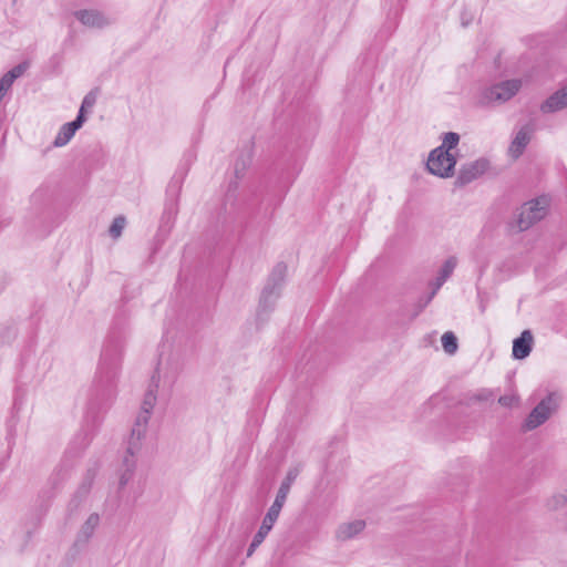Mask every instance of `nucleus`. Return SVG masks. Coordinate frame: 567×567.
<instances>
[{
    "label": "nucleus",
    "mask_w": 567,
    "mask_h": 567,
    "mask_svg": "<svg viewBox=\"0 0 567 567\" xmlns=\"http://www.w3.org/2000/svg\"><path fill=\"white\" fill-rule=\"evenodd\" d=\"M298 475L297 470H290L287 473L286 478L281 482L280 487L277 492L276 498L268 509L267 514L265 515L261 526L259 527L258 532L255 534L252 542L250 543L248 550H247V557H250L254 551L261 545V543L265 540L269 532L272 529L274 524L279 517L280 511L287 499V496L289 494L291 484L296 480Z\"/></svg>",
    "instance_id": "1"
},
{
    "label": "nucleus",
    "mask_w": 567,
    "mask_h": 567,
    "mask_svg": "<svg viewBox=\"0 0 567 567\" xmlns=\"http://www.w3.org/2000/svg\"><path fill=\"white\" fill-rule=\"evenodd\" d=\"M157 388L158 379L155 375H153L152 383L144 395L141 412L138 413L131 431V436L128 440V452L131 454H133L135 451H140L141 449L142 440L145 437L152 411L157 401Z\"/></svg>",
    "instance_id": "2"
},
{
    "label": "nucleus",
    "mask_w": 567,
    "mask_h": 567,
    "mask_svg": "<svg viewBox=\"0 0 567 567\" xmlns=\"http://www.w3.org/2000/svg\"><path fill=\"white\" fill-rule=\"evenodd\" d=\"M286 274L287 266L284 262H279L274 267L260 296L258 316L274 309L275 302L280 296Z\"/></svg>",
    "instance_id": "3"
},
{
    "label": "nucleus",
    "mask_w": 567,
    "mask_h": 567,
    "mask_svg": "<svg viewBox=\"0 0 567 567\" xmlns=\"http://www.w3.org/2000/svg\"><path fill=\"white\" fill-rule=\"evenodd\" d=\"M286 274L287 266L284 262H279L274 267L260 296L258 316L274 309L275 302L280 296Z\"/></svg>",
    "instance_id": "4"
},
{
    "label": "nucleus",
    "mask_w": 567,
    "mask_h": 567,
    "mask_svg": "<svg viewBox=\"0 0 567 567\" xmlns=\"http://www.w3.org/2000/svg\"><path fill=\"white\" fill-rule=\"evenodd\" d=\"M548 200L545 197L536 198L525 203L517 215L516 225L518 231L530 228L542 220L547 214Z\"/></svg>",
    "instance_id": "5"
},
{
    "label": "nucleus",
    "mask_w": 567,
    "mask_h": 567,
    "mask_svg": "<svg viewBox=\"0 0 567 567\" xmlns=\"http://www.w3.org/2000/svg\"><path fill=\"white\" fill-rule=\"evenodd\" d=\"M558 404L559 396L556 393H549L528 414L524 423V429L530 431L544 424L557 410Z\"/></svg>",
    "instance_id": "6"
},
{
    "label": "nucleus",
    "mask_w": 567,
    "mask_h": 567,
    "mask_svg": "<svg viewBox=\"0 0 567 567\" xmlns=\"http://www.w3.org/2000/svg\"><path fill=\"white\" fill-rule=\"evenodd\" d=\"M520 86V80H507L495 84L483 92L480 103L483 105L505 103L519 91Z\"/></svg>",
    "instance_id": "7"
},
{
    "label": "nucleus",
    "mask_w": 567,
    "mask_h": 567,
    "mask_svg": "<svg viewBox=\"0 0 567 567\" xmlns=\"http://www.w3.org/2000/svg\"><path fill=\"white\" fill-rule=\"evenodd\" d=\"M457 158L455 154H445L441 148H434L427 158L429 172L441 178L453 176Z\"/></svg>",
    "instance_id": "8"
},
{
    "label": "nucleus",
    "mask_w": 567,
    "mask_h": 567,
    "mask_svg": "<svg viewBox=\"0 0 567 567\" xmlns=\"http://www.w3.org/2000/svg\"><path fill=\"white\" fill-rule=\"evenodd\" d=\"M122 357V346L118 341L110 340L101 354L102 368L106 370L107 374L114 377L118 369Z\"/></svg>",
    "instance_id": "9"
},
{
    "label": "nucleus",
    "mask_w": 567,
    "mask_h": 567,
    "mask_svg": "<svg viewBox=\"0 0 567 567\" xmlns=\"http://www.w3.org/2000/svg\"><path fill=\"white\" fill-rule=\"evenodd\" d=\"M73 16L86 28L102 29L112 23L110 17L97 9H82L73 12Z\"/></svg>",
    "instance_id": "10"
},
{
    "label": "nucleus",
    "mask_w": 567,
    "mask_h": 567,
    "mask_svg": "<svg viewBox=\"0 0 567 567\" xmlns=\"http://www.w3.org/2000/svg\"><path fill=\"white\" fill-rule=\"evenodd\" d=\"M534 132H535V127H534V124L532 122L523 125L516 132V134H515V136H514V138L511 142V145L508 147V154L513 158H518L523 154L524 150L526 148V146L530 142Z\"/></svg>",
    "instance_id": "11"
},
{
    "label": "nucleus",
    "mask_w": 567,
    "mask_h": 567,
    "mask_svg": "<svg viewBox=\"0 0 567 567\" xmlns=\"http://www.w3.org/2000/svg\"><path fill=\"white\" fill-rule=\"evenodd\" d=\"M488 163L485 159H478L461 167L455 184L464 186L480 177L487 169Z\"/></svg>",
    "instance_id": "12"
},
{
    "label": "nucleus",
    "mask_w": 567,
    "mask_h": 567,
    "mask_svg": "<svg viewBox=\"0 0 567 567\" xmlns=\"http://www.w3.org/2000/svg\"><path fill=\"white\" fill-rule=\"evenodd\" d=\"M100 525V516L96 513L90 514L86 520L83 523L81 528L79 529L76 537L74 539L73 547L78 550L84 548L90 539L93 537L95 529Z\"/></svg>",
    "instance_id": "13"
},
{
    "label": "nucleus",
    "mask_w": 567,
    "mask_h": 567,
    "mask_svg": "<svg viewBox=\"0 0 567 567\" xmlns=\"http://www.w3.org/2000/svg\"><path fill=\"white\" fill-rule=\"evenodd\" d=\"M539 109L544 114L556 113L567 109V85L548 96L540 104Z\"/></svg>",
    "instance_id": "14"
},
{
    "label": "nucleus",
    "mask_w": 567,
    "mask_h": 567,
    "mask_svg": "<svg viewBox=\"0 0 567 567\" xmlns=\"http://www.w3.org/2000/svg\"><path fill=\"white\" fill-rule=\"evenodd\" d=\"M84 122L85 115H83L82 112H79L74 121L62 125L53 142L54 146L61 147L66 145L74 136L75 132L83 125Z\"/></svg>",
    "instance_id": "15"
},
{
    "label": "nucleus",
    "mask_w": 567,
    "mask_h": 567,
    "mask_svg": "<svg viewBox=\"0 0 567 567\" xmlns=\"http://www.w3.org/2000/svg\"><path fill=\"white\" fill-rule=\"evenodd\" d=\"M534 342V337L529 330H524L518 338L513 341V357L522 360L529 355Z\"/></svg>",
    "instance_id": "16"
},
{
    "label": "nucleus",
    "mask_w": 567,
    "mask_h": 567,
    "mask_svg": "<svg viewBox=\"0 0 567 567\" xmlns=\"http://www.w3.org/2000/svg\"><path fill=\"white\" fill-rule=\"evenodd\" d=\"M365 527L363 519H355L352 522L341 524L337 529V538L339 540H349L359 535Z\"/></svg>",
    "instance_id": "17"
},
{
    "label": "nucleus",
    "mask_w": 567,
    "mask_h": 567,
    "mask_svg": "<svg viewBox=\"0 0 567 567\" xmlns=\"http://www.w3.org/2000/svg\"><path fill=\"white\" fill-rule=\"evenodd\" d=\"M138 451H135L133 454L128 452V449L126 450V454L123 458V467L124 471L120 475V486L124 487L132 478L134 470H135V454Z\"/></svg>",
    "instance_id": "18"
},
{
    "label": "nucleus",
    "mask_w": 567,
    "mask_h": 567,
    "mask_svg": "<svg viewBox=\"0 0 567 567\" xmlns=\"http://www.w3.org/2000/svg\"><path fill=\"white\" fill-rule=\"evenodd\" d=\"M93 478H94V473L92 471H89L83 480V483L80 485L74 498L71 501V503H70L71 506H74V507L79 506L81 499L87 495V493L91 488Z\"/></svg>",
    "instance_id": "19"
},
{
    "label": "nucleus",
    "mask_w": 567,
    "mask_h": 567,
    "mask_svg": "<svg viewBox=\"0 0 567 567\" xmlns=\"http://www.w3.org/2000/svg\"><path fill=\"white\" fill-rule=\"evenodd\" d=\"M458 142L460 135L454 132H449L444 134L442 144L437 148H441L445 154H454L453 150L456 148Z\"/></svg>",
    "instance_id": "20"
},
{
    "label": "nucleus",
    "mask_w": 567,
    "mask_h": 567,
    "mask_svg": "<svg viewBox=\"0 0 567 567\" xmlns=\"http://www.w3.org/2000/svg\"><path fill=\"white\" fill-rule=\"evenodd\" d=\"M456 266H457V258L455 256L449 257L442 265V267L437 274V277L441 280L446 281L453 274Z\"/></svg>",
    "instance_id": "21"
},
{
    "label": "nucleus",
    "mask_w": 567,
    "mask_h": 567,
    "mask_svg": "<svg viewBox=\"0 0 567 567\" xmlns=\"http://www.w3.org/2000/svg\"><path fill=\"white\" fill-rule=\"evenodd\" d=\"M250 162H251V158L248 153L241 154L240 156H238V158L235 162V166H234V173H235L236 178H240L244 176L245 171L250 165Z\"/></svg>",
    "instance_id": "22"
},
{
    "label": "nucleus",
    "mask_w": 567,
    "mask_h": 567,
    "mask_svg": "<svg viewBox=\"0 0 567 567\" xmlns=\"http://www.w3.org/2000/svg\"><path fill=\"white\" fill-rule=\"evenodd\" d=\"M442 346L446 353L453 354L457 350V339L455 334L451 331L445 332L442 336Z\"/></svg>",
    "instance_id": "23"
},
{
    "label": "nucleus",
    "mask_w": 567,
    "mask_h": 567,
    "mask_svg": "<svg viewBox=\"0 0 567 567\" xmlns=\"http://www.w3.org/2000/svg\"><path fill=\"white\" fill-rule=\"evenodd\" d=\"M126 225V219L124 216H117L114 218L112 225L110 226L109 234L112 238L116 239L122 235V231Z\"/></svg>",
    "instance_id": "24"
},
{
    "label": "nucleus",
    "mask_w": 567,
    "mask_h": 567,
    "mask_svg": "<svg viewBox=\"0 0 567 567\" xmlns=\"http://www.w3.org/2000/svg\"><path fill=\"white\" fill-rule=\"evenodd\" d=\"M567 502V496L564 493L554 494L547 499L548 509L556 511L564 506Z\"/></svg>",
    "instance_id": "25"
},
{
    "label": "nucleus",
    "mask_w": 567,
    "mask_h": 567,
    "mask_svg": "<svg viewBox=\"0 0 567 567\" xmlns=\"http://www.w3.org/2000/svg\"><path fill=\"white\" fill-rule=\"evenodd\" d=\"M14 82V75L6 73L0 79V101L3 99V96L7 94V92L10 90Z\"/></svg>",
    "instance_id": "26"
},
{
    "label": "nucleus",
    "mask_w": 567,
    "mask_h": 567,
    "mask_svg": "<svg viewBox=\"0 0 567 567\" xmlns=\"http://www.w3.org/2000/svg\"><path fill=\"white\" fill-rule=\"evenodd\" d=\"M498 403L502 406L511 408L518 403V396L515 394H505L499 396Z\"/></svg>",
    "instance_id": "27"
},
{
    "label": "nucleus",
    "mask_w": 567,
    "mask_h": 567,
    "mask_svg": "<svg viewBox=\"0 0 567 567\" xmlns=\"http://www.w3.org/2000/svg\"><path fill=\"white\" fill-rule=\"evenodd\" d=\"M96 102V96L94 93L90 92L89 94H86L82 101V105L80 107V111L79 112H82V114L84 115V111L85 109L87 107H92Z\"/></svg>",
    "instance_id": "28"
},
{
    "label": "nucleus",
    "mask_w": 567,
    "mask_h": 567,
    "mask_svg": "<svg viewBox=\"0 0 567 567\" xmlns=\"http://www.w3.org/2000/svg\"><path fill=\"white\" fill-rule=\"evenodd\" d=\"M28 68H29V63L22 62V63L16 65L14 68H12L7 73L14 75V80H16V79L20 78L27 71Z\"/></svg>",
    "instance_id": "29"
},
{
    "label": "nucleus",
    "mask_w": 567,
    "mask_h": 567,
    "mask_svg": "<svg viewBox=\"0 0 567 567\" xmlns=\"http://www.w3.org/2000/svg\"><path fill=\"white\" fill-rule=\"evenodd\" d=\"M445 281L441 280L439 277H436L432 282H431V288H432V291L430 293V296L427 297L426 299V303H429L433 298L434 296L437 293V291L440 290V288L444 285Z\"/></svg>",
    "instance_id": "30"
},
{
    "label": "nucleus",
    "mask_w": 567,
    "mask_h": 567,
    "mask_svg": "<svg viewBox=\"0 0 567 567\" xmlns=\"http://www.w3.org/2000/svg\"><path fill=\"white\" fill-rule=\"evenodd\" d=\"M480 399H481V400H486V399H487V395H485V394H480Z\"/></svg>",
    "instance_id": "31"
}]
</instances>
